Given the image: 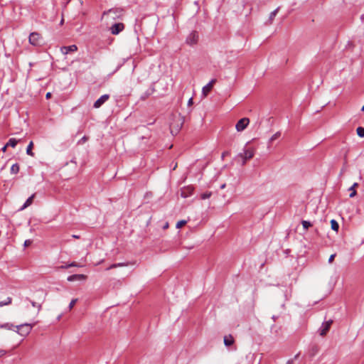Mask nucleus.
<instances>
[{
	"label": "nucleus",
	"instance_id": "obj_19",
	"mask_svg": "<svg viewBox=\"0 0 364 364\" xmlns=\"http://www.w3.org/2000/svg\"><path fill=\"white\" fill-rule=\"evenodd\" d=\"M331 229L333 230H335L336 232L338 230L339 225H338V222L336 220L332 219L331 220Z\"/></svg>",
	"mask_w": 364,
	"mask_h": 364
},
{
	"label": "nucleus",
	"instance_id": "obj_42",
	"mask_svg": "<svg viewBox=\"0 0 364 364\" xmlns=\"http://www.w3.org/2000/svg\"><path fill=\"white\" fill-rule=\"evenodd\" d=\"M277 318H278V316H272V319H273L274 321H276V319H277Z\"/></svg>",
	"mask_w": 364,
	"mask_h": 364
},
{
	"label": "nucleus",
	"instance_id": "obj_37",
	"mask_svg": "<svg viewBox=\"0 0 364 364\" xmlns=\"http://www.w3.org/2000/svg\"><path fill=\"white\" fill-rule=\"evenodd\" d=\"M192 104H193V98H190V99H189V100H188V105H189V106H190V105H192Z\"/></svg>",
	"mask_w": 364,
	"mask_h": 364
},
{
	"label": "nucleus",
	"instance_id": "obj_7",
	"mask_svg": "<svg viewBox=\"0 0 364 364\" xmlns=\"http://www.w3.org/2000/svg\"><path fill=\"white\" fill-rule=\"evenodd\" d=\"M124 29V25L122 23H117L113 24L110 27L111 33L113 35H117Z\"/></svg>",
	"mask_w": 364,
	"mask_h": 364
},
{
	"label": "nucleus",
	"instance_id": "obj_28",
	"mask_svg": "<svg viewBox=\"0 0 364 364\" xmlns=\"http://www.w3.org/2000/svg\"><path fill=\"white\" fill-rule=\"evenodd\" d=\"M210 196H211L210 192H206L201 195V198L205 200V199L209 198L210 197Z\"/></svg>",
	"mask_w": 364,
	"mask_h": 364
},
{
	"label": "nucleus",
	"instance_id": "obj_8",
	"mask_svg": "<svg viewBox=\"0 0 364 364\" xmlns=\"http://www.w3.org/2000/svg\"><path fill=\"white\" fill-rule=\"evenodd\" d=\"M333 323L332 320L327 321L323 322L319 328V334L322 336H325L327 332L329 331L331 326Z\"/></svg>",
	"mask_w": 364,
	"mask_h": 364
},
{
	"label": "nucleus",
	"instance_id": "obj_34",
	"mask_svg": "<svg viewBox=\"0 0 364 364\" xmlns=\"http://www.w3.org/2000/svg\"><path fill=\"white\" fill-rule=\"evenodd\" d=\"M335 257H336V254H333V255H331L330 256L329 259H328V262H329V263H331V262L333 261V259H334Z\"/></svg>",
	"mask_w": 364,
	"mask_h": 364
},
{
	"label": "nucleus",
	"instance_id": "obj_6",
	"mask_svg": "<svg viewBox=\"0 0 364 364\" xmlns=\"http://www.w3.org/2000/svg\"><path fill=\"white\" fill-rule=\"evenodd\" d=\"M32 327V325L30 323H24L17 326L21 336L28 335L31 332Z\"/></svg>",
	"mask_w": 364,
	"mask_h": 364
},
{
	"label": "nucleus",
	"instance_id": "obj_31",
	"mask_svg": "<svg viewBox=\"0 0 364 364\" xmlns=\"http://www.w3.org/2000/svg\"><path fill=\"white\" fill-rule=\"evenodd\" d=\"M299 354H296L293 359L289 360L286 364H294V360L297 359Z\"/></svg>",
	"mask_w": 364,
	"mask_h": 364
},
{
	"label": "nucleus",
	"instance_id": "obj_14",
	"mask_svg": "<svg viewBox=\"0 0 364 364\" xmlns=\"http://www.w3.org/2000/svg\"><path fill=\"white\" fill-rule=\"evenodd\" d=\"M86 276L84 274H73L68 277V281L74 282L76 280H84Z\"/></svg>",
	"mask_w": 364,
	"mask_h": 364
},
{
	"label": "nucleus",
	"instance_id": "obj_13",
	"mask_svg": "<svg viewBox=\"0 0 364 364\" xmlns=\"http://www.w3.org/2000/svg\"><path fill=\"white\" fill-rule=\"evenodd\" d=\"M224 344L227 347H230L232 346L235 343V339L232 335H228L224 336Z\"/></svg>",
	"mask_w": 364,
	"mask_h": 364
},
{
	"label": "nucleus",
	"instance_id": "obj_27",
	"mask_svg": "<svg viewBox=\"0 0 364 364\" xmlns=\"http://www.w3.org/2000/svg\"><path fill=\"white\" fill-rule=\"evenodd\" d=\"M186 223H187L186 220H184L178 221L176 224V228H181L183 225H185L186 224Z\"/></svg>",
	"mask_w": 364,
	"mask_h": 364
},
{
	"label": "nucleus",
	"instance_id": "obj_29",
	"mask_svg": "<svg viewBox=\"0 0 364 364\" xmlns=\"http://www.w3.org/2000/svg\"><path fill=\"white\" fill-rule=\"evenodd\" d=\"M77 301V299H73L71 300V301H70V303L69 304V306H68L69 310H71L73 308V306L76 304Z\"/></svg>",
	"mask_w": 364,
	"mask_h": 364
},
{
	"label": "nucleus",
	"instance_id": "obj_3",
	"mask_svg": "<svg viewBox=\"0 0 364 364\" xmlns=\"http://www.w3.org/2000/svg\"><path fill=\"white\" fill-rule=\"evenodd\" d=\"M29 43L35 46H40L41 44V38L39 33L33 32L29 36Z\"/></svg>",
	"mask_w": 364,
	"mask_h": 364
},
{
	"label": "nucleus",
	"instance_id": "obj_41",
	"mask_svg": "<svg viewBox=\"0 0 364 364\" xmlns=\"http://www.w3.org/2000/svg\"><path fill=\"white\" fill-rule=\"evenodd\" d=\"M168 227V223H166V224L164 225V229H166V228H167Z\"/></svg>",
	"mask_w": 364,
	"mask_h": 364
},
{
	"label": "nucleus",
	"instance_id": "obj_30",
	"mask_svg": "<svg viewBox=\"0 0 364 364\" xmlns=\"http://www.w3.org/2000/svg\"><path fill=\"white\" fill-rule=\"evenodd\" d=\"M117 9H112L108 10L107 11H105V12L103 13V15L109 14H111V13L116 14V13H117Z\"/></svg>",
	"mask_w": 364,
	"mask_h": 364
},
{
	"label": "nucleus",
	"instance_id": "obj_12",
	"mask_svg": "<svg viewBox=\"0 0 364 364\" xmlns=\"http://www.w3.org/2000/svg\"><path fill=\"white\" fill-rule=\"evenodd\" d=\"M60 50L64 55H67L69 53L76 51L77 50V47L76 45H71L69 46H63Z\"/></svg>",
	"mask_w": 364,
	"mask_h": 364
},
{
	"label": "nucleus",
	"instance_id": "obj_17",
	"mask_svg": "<svg viewBox=\"0 0 364 364\" xmlns=\"http://www.w3.org/2000/svg\"><path fill=\"white\" fill-rule=\"evenodd\" d=\"M358 186V183H354L350 188H349V191H351V193H350V198H353L354 197L355 195H356V191L355 190V187H357Z\"/></svg>",
	"mask_w": 364,
	"mask_h": 364
},
{
	"label": "nucleus",
	"instance_id": "obj_32",
	"mask_svg": "<svg viewBox=\"0 0 364 364\" xmlns=\"http://www.w3.org/2000/svg\"><path fill=\"white\" fill-rule=\"evenodd\" d=\"M70 267H79L75 262H72L66 266H63L62 268H68Z\"/></svg>",
	"mask_w": 364,
	"mask_h": 364
},
{
	"label": "nucleus",
	"instance_id": "obj_25",
	"mask_svg": "<svg viewBox=\"0 0 364 364\" xmlns=\"http://www.w3.org/2000/svg\"><path fill=\"white\" fill-rule=\"evenodd\" d=\"M301 224H302L304 229H305V230H307L309 227H311L312 225V224L309 221H307V220H302Z\"/></svg>",
	"mask_w": 364,
	"mask_h": 364
},
{
	"label": "nucleus",
	"instance_id": "obj_15",
	"mask_svg": "<svg viewBox=\"0 0 364 364\" xmlns=\"http://www.w3.org/2000/svg\"><path fill=\"white\" fill-rule=\"evenodd\" d=\"M36 194L33 193L31 195L24 203V204L22 205V207L20 208V210H23L29 205H31L33 203V198H35Z\"/></svg>",
	"mask_w": 364,
	"mask_h": 364
},
{
	"label": "nucleus",
	"instance_id": "obj_23",
	"mask_svg": "<svg viewBox=\"0 0 364 364\" xmlns=\"http://www.w3.org/2000/svg\"><path fill=\"white\" fill-rule=\"evenodd\" d=\"M19 171V165L18 164H14L11 167V173L13 174H16Z\"/></svg>",
	"mask_w": 364,
	"mask_h": 364
},
{
	"label": "nucleus",
	"instance_id": "obj_21",
	"mask_svg": "<svg viewBox=\"0 0 364 364\" xmlns=\"http://www.w3.org/2000/svg\"><path fill=\"white\" fill-rule=\"evenodd\" d=\"M33 146V141H31L26 149V154L31 156H34V154L32 151Z\"/></svg>",
	"mask_w": 364,
	"mask_h": 364
},
{
	"label": "nucleus",
	"instance_id": "obj_39",
	"mask_svg": "<svg viewBox=\"0 0 364 364\" xmlns=\"http://www.w3.org/2000/svg\"><path fill=\"white\" fill-rule=\"evenodd\" d=\"M228 154V151H225L222 154V157L224 158L226 155Z\"/></svg>",
	"mask_w": 364,
	"mask_h": 364
},
{
	"label": "nucleus",
	"instance_id": "obj_9",
	"mask_svg": "<svg viewBox=\"0 0 364 364\" xmlns=\"http://www.w3.org/2000/svg\"><path fill=\"white\" fill-rule=\"evenodd\" d=\"M198 40V35L196 31H193L186 38V43L190 46H193L197 43Z\"/></svg>",
	"mask_w": 364,
	"mask_h": 364
},
{
	"label": "nucleus",
	"instance_id": "obj_44",
	"mask_svg": "<svg viewBox=\"0 0 364 364\" xmlns=\"http://www.w3.org/2000/svg\"><path fill=\"white\" fill-rule=\"evenodd\" d=\"M225 184L224 183V184L221 185L220 188L223 189V188H225Z\"/></svg>",
	"mask_w": 364,
	"mask_h": 364
},
{
	"label": "nucleus",
	"instance_id": "obj_43",
	"mask_svg": "<svg viewBox=\"0 0 364 364\" xmlns=\"http://www.w3.org/2000/svg\"><path fill=\"white\" fill-rule=\"evenodd\" d=\"M8 325H9L8 323L4 324V325H1V328H6V327L8 326Z\"/></svg>",
	"mask_w": 364,
	"mask_h": 364
},
{
	"label": "nucleus",
	"instance_id": "obj_16",
	"mask_svg": "<svg viewBox=\"0 0 364 364\" xmlns=\"http://www.w3.org/2000/svg\"><path fill=\"white\" fill-rule=\"evenodd\" d=\"M125 266H127V263H124V262L115 263V264L110 265L107 268H106V270H109L113 268L125 267Z\"/></svg>",
	"mask_w": 364,
	"mask_h": 364
},
{
	"label": "nucleus",
	"instance_id": "obj_33",
	"mask_svg": "<svg viewBox=\"0 0 364 364\" xmlns=\"http://www.w3.org/2000/svg\"><path fill=\"white\" fill-rule=\"evenodd\" d=\"M31 243H32V241L31 240H26L24 242V246L25 247H28L29 245H31Z\"/></svg>",
	"mask_w": 364,
	"mask_h": 364
},
{
	"label": "nucleus",
	"instance_id": "obj_2",
	"mask_svg": "<svg viewBox=\"0 0 364 364\" xmlns=\"http://www.w3.org/2000/svg\"><path fill=\"white\" fill-rule=\"evenodd\" d=\"M39 294H40L39 301H38V302L30 300L28 298H26V300H28L33 307L37 308V309H38L37 314L42 309V304L46 299V294L43 291H39Z\"/></svg>",
	"mask_w": 364,
	"mask_h": 364
},
{
	"label": "nucleus",
	"instance_id": "obj_36",
	"mask_svg": "<svg viewBox=\"0 0 364 364\" xmlns=\"http://www.w3.org/2000/svg\"><path fill=\"white\" fill-rule=\"evenodd\" d=\"M7 147H8V146H6V145H4V146L1 148V151H2L3 152H5V151H6V148H7Z\"/></svg>",
	"mask_w": 364,
	"mask_h": 364
},
{
	"label": "nucleus",
	"instance_id": "obj_35",
	"mask_svg": "<svg viewBox=\"0 0 364 364\" xmlns=\"http://www.w3.org/2000/svg\"><path fill=\"white\" fill-rule=\"evenodd\" d=\"M85 141H87V137L86 136H83L80 141H79V143L80 142H85Z\"/></svg>",
	"mask_w": 364,
	"mask_h": 364
},
{
	"label": "nucleus",
	"instance_id": "obj_4",
	"mask_svg": "<svg viewBox=\"0 0 364 364\" xmlns=\"http://www.w3.org/2000/svg\"><path fill=\"white\" fill-rule=\"evenodd\" d=\"M178 120L176 124L174 123H171L170 124V130H171V133L172 134V135H176L178 133L179 130L182 127V125L183 123L182 121V119H181V116H178Z\"/></svg>",
	"mask_w": 364,
	"mask_h": 364
},
{
	"label": "nucleus",
	"instance_id": "obj_26",
	"mask_svg": "<svg viewBox=\"0 0 364 364\" xmlns=\"http://www.w3.org/2000/svg\"><path fill=\"white\" fill-rule=\"evenodd\" d=\"M281 136V132H277L274 134L272 135V136L269 139V142H272L273 141L276 140Z\"/></svg>",
	"mask_w": 364,
	"mask_h": 364
},
{
	"label": "nucleus",
	"instance_id": "obj_18",
	"mask_svg": "<svg viewBox=\"0 0 364 364\" xmlns=\"http://www.w3.org/2000/svg\"><path fill=\"white\" fill-rule=\"evenodd\" d=\"M279 9H280L279 7H277L275 10H274L273 11H272L270 13L269 18V23H272V22L274 20V17L277 14Z\"/></svg>",
	"mask_w": 364,
	"mask_h": 364
},
{
	"label": "nucleus",
	"instance_id": "obj_38",
	"mask_svg": "<svg viewBox=\"0 0 364 364\" xmlns=\"http://www.w3.org/2000/svg\"><path fill=\"white\" fill-rule=\"evenodd\" d=\"M50 96H51V93H50V92H48V93L46 94V97L47 99H48V98H50Z\"/></svg>",
	"mask_w": 364,
	"mask_h": 364
},
{
	"label": "nucleus",
	"instance_id": "obj_46",
	"mask_svg": "<svg viewBox=\"0 0 364 364\" xmlns=\"http://www.w3.org/2000/svg\"><path fill=\"white\" fill-rule=\"evenodd\" d=\"M361 111L364 112V105L363 106Z\"/></svg>",
	"mask_w": 364,
	"mask_h": 364
},
{
	"label": "nucleus",
	"instance_id": "obj_5",
	"mask_svg": "<svg viewBox=\"0 0 364 364\" xmlns=\"http://www.w3.org/2000/svg\"><path fill=\"white\" fill-rule=\"evenodd\" d=\"M250 119L247 117L240 119L236 124L235 128L237 132H242L249 124Z\"/></svg>",
	"mask_w": 364,
	"mask_h": 364
},
{
	"label": "nucleus",
	"instance_id": "obj_10",
	"mask_svg": "<svg viewBox=\"0 0 364 364\" xmlns=\"http://www.w3.org/2000/svg\"><path fill=\"white\" fill-rule=\"evenodd\" d=\"M109 98V95L108 94H105L103 95H102L98 100H97L94 105H93V107L95 108H100L106 101H107Z\"/></svg>",
	"mask_w": 364,
	"mask_h": 364
},
{
	"label": "nucleus",
	"instance_id": "obj_22",
	"mask_svg": "<svg viewBox=\"0 0 364 364\" xmlns=\"http://www.w3.org/2000/svg\"><path fill=\"white\" fill-rule=\"evenodd\" d=\"M12 302V298L11 297H7L4 301H0V307H2L4 306L9 305Z\"/></svg>",
	"mask_w": 364,
	"mask_h": 364
},
{
	"label": "nucleus",
	"instance_id": "obj_1",
	"mask_svg": "<svg viewBox=\"0 0 364 364\" xmlns=\"http://www.w3.org/2000/svg\"><path fill=\"white\" fill-rule=\"evenodd\" d=\"M255 149L251 147H245L243 152L238 154L236 156V160L244 166L247 160L251 159L255 156Z\"/></svg>",
	"mask_w": 364,
	"mask_h": 364
},
{
	"label": "nucleus",
	"instance_id": "obj_45",
	"mask_svg": "<svg viewBox=\"0 0 364 364\" xmlns=\"http://www.w3.org/2000/svg\"><path fill=\"white\" fill-rule=\"evenodd\" d=\"M73 237H74V238H79V236H78V235H73Z\"/></svg>",
	"mask_w": 364,
	"mask_h": 364
},
{
	"label": "nucleus",
	"instance_id": "obj_24",
	"mask_svg": "<svg viewBox=\"0 0 364 364\" xmlns=\"http://www.w3.org/2000/svg\"><path fill=\"white\" fill-rule=\"evenodd\" d=\"M357 134L360 137H364V127H359L356 129Z\"/></svg>",
	"mask_w": 364,
	"mask_h": 364
},
{
	"label": "nucleus",
	"instance_id": "obj_20",
	"mask_svg": "<svg viewBox=\"0 0 364 364\" xmlns=\"http://www.w3.org/2000/svg\"><path fill=\"white\" fill-rule=\"evenodd\" d=\"M18 141L14 138H11L9 141L6 143V146H11L13 148L16 147L17 145Z\"/></svg>",
	"mask_w": 364,
	"mask_h": 364
},
{
	"label": "nucleus",
	"instance_id": "obj_40",
	"mask_svg": "<svg viewBox=\"0 0 364 364\" xmlns=\"http://www.w3.org/2000/svg\"><path fill=\"white\" fill-rule=\"evenodd\" d=\"M5 354V351L3 350H0V355H4Z\"/></svg>",
	"mask_w": 364,
	"mask_h": 364
},
{
	"label": "nucleus",
	"instance_id": "obj_11",
	"mask_svg": "<svg viewBox=\"0 0 364 364\" xmlns=\"http://www.w3.org/2000/svg\"><path fill=\"white\" fill-rule=\"evenodd\" d=\"M216 82L215 79L211 80L202 89V94L204 97H206L213 88V85Z\"/></svg>",
	"mask_w": 364,
	"mask_h": 364
}]
</instances>
